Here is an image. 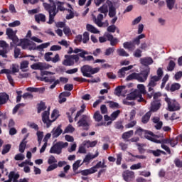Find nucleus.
<instances>
[{
	"label": "nucleus",
	"instance_id": "obj_14",
	"mask_svg": "<svg viewBox=\"0 0 182 182\" xmlns=\"http://www.w3.org/2000/svg\"><path fill=\"white\" fill-rule=\"evenodd\" d=\"M137 97H139V102H143V95L140 93V91L135 90L127 96V98L129 99V100H134V99H137Z\"/></svg>",
	"mask_w": 182,
	"mask_h": 182
},
{
	"label": "nucleus",
	"instance_id": "obj_59",
	"mask_svg": "<svg viewBox=\"0 0 182 182\" xmlns=\"http://www.w3.org/2000/svg\"><path fill=\"white\" fill-rule=\"evenodd\" d=\"M11 150V144H8L3 146V150L1 151V154H6V153H9Z\"/></svg>",
	"mask_w": 182,
	"mask_h": 182
},
{
	"label": "nucleus",
	"instance_id": "obj_15",
	"mask_svg": "<svg viewBox=\"0 0 182 182\" xmlns=\"http://www.w3.org/2000/svg\"><path fill=\"white\" fill-rule=\"evenodd\" d=\"M106 4L108 5V15L109 18H114V16H116V7L114 4H113V2L110 0H107Z\"/></svg>",
	"mask_w": 182,
	"mask_h": 182
},
{
	"label": "nucleus",
	"instance_id": "obj_60",
	"mask_svg": "<svg viewBox=\"0 0 182 182\" xmlns=\"http://www.w3.org/2000/svg\"><path fill=\"white\" fill-rule=\"evenodd\" d=\"M82 43H87L88 42V41H90V38H89V32L85 31L82 34Z\"/></svg>",
	"mask_w": 182,
	"mask_h": 182
},
{
	"label": "nucleus",
	"instance_id": "obj_11",
	"mask_svg": "<svg viewBox=\"0 0 182 182\" xmlns=\"http://www.w3.org/2000/svg\"><path fill=\"white\" fill-rule=\"evenodd\" d=\"M41 80L43 82H46V83H53L50 86V89H55V87H56V85H59L60 83L59 80H56L55 76L43 77V78H41Z\"/></svg>",
	"mask_w": 182,
	"mask_h": 182
},
{
	"label": "nucleus",
	"instance_id": "obj_58",
	"mask_svg": "<svg viewBox=\"0 0 182 182\" xmlns=\"http://www.w3.org/2000/svg\"><path fill=\"white\" fill-rule=\"evenodd\" d=\"M58 160L55 158L54 156L50 155L48 159V164H56Z\"/></svg>",
	"mask_w": 182,
	"mask_h": 182
},
{
	"label": "nucleus",
	"instance_id": "obj_50",
	"mask_svg": "<svg viewBox=\"0 0 182 182\" xmlns=\"http://www.w3.org/2000/svg\"><path fill=\"white\" fill-rule=\"evenodd\" d=\"M107 103H109L110 109H120V105L117 102L108 101Z\"/></svg>",
	"mask_w": 182,
	"mask_h": 182
},
{
	"label": "nucleus",
	"instance_id": "obj_33",
	"mask_svg": "<svg viewBox=\"0 0 182 182\" xmlns=\"http://www.w3.org/2000/svg\"><path fill=\"white\" fill-rule=\"evenodd\" d=\"M150 117H151V111L147 112L141 118V122L143 124H147L150 121Z\"/></svg>",
	"mask_w": 182,
	"mask_h": 182
},
{
	"label": "nucleus",
	"instance_id": "obj_54",
	"mask_svg": "<svg viewBox=\"0 0 182 182\" xmlns=\"http://www.w3.org/2000/svg\"><path fill=\"white\" fill-rule=\"evenodd\" d=\"M115 48L114 47H109L105 50V56H110L112 53H114Z\"/></svg>",
	"mask_w": 182,
	"mask_h": 182
},
{
	"label": "nucleus",
	"instance_id": "obj_64",
	"mask_svg": "<svg viewBox=\"0 0 182 182\" xmlns=\"http://www.w3.org/2000/svg\"><path fill=\"white\" fill-rule=\"evenodd\" d=\"M75 132V128L72 125H68L64 130V133H73Z\"/></svg>",
	"mask_w": 182,
	"mask_h": 182
},
{
	"label": "nucleus",
	"instance_id": "obj_53",
	"mask_svg": "<svg viewBox=\"0 0 182 182\" xmlns=\"http://www.w3.org/2000/svg\"><path fill=\"white\" fill-rule=\"evenodd\" d=\"M50 45V43H44L36 47L37 50H43V49H46Z\"/></svg>",
	"mask_w": 182,
	"mask_h": 182
},
{
	"label": "nucleus",
	"instance_id": "obj_9",
	"mask_svg": "<svg viewBox=\"0 0 182 182\" xmlns=\"http://www.w3.org/2000/svg\"><path fill=\"white\" fill-rule=\"evenodd\" d=\"M149 75H150V68L147 67L145 70H141L139 73H136V80L141 83H144V82L147 80Z\"/></svg>",
	"mask_w": 182,
	"mask_h": 182
},
{
	"label": "nucleus",
	"instance_id": "obj_8",
	"mask_svg": "<svg viewBox=\"0 0 182 182\" xmlns=\"http://www.w3.org/2000/svg\"><path fill=\"white\" fill-rule=\"evenodd\" d=\"M64 58H65L63 61V65L64 66H73V65H75V63H77V62H79V54H76V55H65L64 56Z\"/></svg>",
	"mask_w": 182,
	"mask_h": 182
},
{
	"label": "nucleus",
	"instance_id": "obj_22",
	"mask_svg": "<svg viewBox=\"0 0 182 182\" xmlns=\"http://www.w3.org/2000/svg\"><path fill=\"white\" fill-rule=\"evenodd\" d=\"M1 74H5L7 76V79L11 86L14 85V78H12V76L11 75V73H12V71L9 69H2L0 71Z\"/></svg>",
	"mask_w": 182,
	"mask_h": 182
},
{
	"label": "nucleus",
	"instance_id": "obj_2",
	"mask_svg": "<svg viewBox=\"0 0 182 182\" xmlns=\"http://www.w3.org/2000/svg\"><path fill=\"white\" fill-rule=\"evenodd\" d=\"M52 4H49L48 3H43V6L46 11L48 12L49 14V20L47 22L48 25H52L53 22H55V16L58 15V10L56 9V4L55 2L51 3Z\"/></svg>",
	"mask_w": 182,
	"mask_h": 182
},
{
	"label": "nucleus",
	"instance_id": "obj_51",
	"mask_svg": "<svg viewBox=\"0 0 182 182\" xmlns=\"http://www.w3.org/2000/svg\"><path fill=\"white\" fill-rule=\"evenodd\" d=\"M46 109V105L44 104L43 102H41L38 105L37 112H38V113H41V112H43V110H45Z\"/></svg>",
	"mask_w": 182,
	"mask_h": 182
},
{
	"label": "nucleus",
	"instance_id": "obj_43",
	"mask_svg": "<svg viewBox=\"0 0 182 182\" xmlns=\"http://www.w3.org/2000/svg\"><path fill=\"white\" fill-rule=\"evenodd\" d=\"M55 4L57 6V11H58V12H59V11H60V12H63V11L65 10V7L63 6V5H65L64 2L57 1Z\"/></svg>",
	"mask_w": 182,
	"mask_h": 182
},
{
	"label": "nucleus",
	"instance_id": "obj_32",
	"mask_svg": "<svg viewBox=\"0 0 182 182\" xmlns=\"http://www.w3.org/2000/svg\"><path fill=\"white\" fill-rule=\"evenodd\" d=\"M19 177H21L19 173H15V171H11L9 174V178H11L13 182H18Z\"/></svg>",
	"mask_w": 182,
	"mask_h": 182
},
{
	"label": "nucleus",
	"instance_id": "obj_34",
	"mask_svg": "<svg viewBox=\"0 0 182 182\" xmlns=\"http://www.w3.org/2000/svg\"><path fill=\"white\" fill-rule=\"evenodd\" d=\"M146 133H147V130L143 129L141 127H139L135 131V134L139 136L141 139H144V136H146Z\"/></svg>",
	"mask_w": 182,
	"mask_h": 182
},
{
	"label": "nucleus",
	"instance_id": "obj_16",
	"mask_svg": "<svg viewBox=\"0 0 182 182\" xmlns=\"http://www.w3.org/2000/svg\"><path fill=\"white\" fill-rule=\"evenodd\" d=\"M105 36L107 38V41L110 42L111 46H116L120 41L119 38L114 37L110 33L106 32L105 33Z\"/></svg>",
	"mask_w": 182,
	"mask_h": 182
},
{
	"label": "nucleus",
	"instance_id": "obj_63",
	"mask_svg": "<svg viewBox=\"0 0 182 182\" xmlns=\"http://www.w3.org/2000/svg\"><path fill=\"white\" fill-rule=\"evenodd\" d=\"M116 29H117V27L114 26V24H112L107 27V31L109 33H114L116 32Z\"/></svg>",
	"mask_w": 182,
	"mask_h": 182
},
{
	"label": "nucleus",
	"instance_id": "obj_24",
	"mask_svg": "<svg viewBox=\"0 0 182 182\" xmlns=\"http://www.w3.org/2000/svg\"><path fill=\"white\" fill-rule=\"evenodd\" d=\"M154 60L151 57H144L140 58V63L143 65V66H150V65H153Z\"/></svg>",
	"mask_w": 182,
	"mask_h": 182
},
{
	"label": "nucleus",
	"instance_id": "obj_56",
	"mask_svg": "<svg viewBox=\"0 0 182 182\" xmlns=\"http://www.w3.org/2000/svg\"><path fill=\"white\" fill-rule=\"evenodd\" d=\"M146 38V35L144 34H140L139 36H138L137 37H136L135 38H134V42L136 43V45L137 46H139V45H140V39H143Z\"/></svg>",
	"mask_w": 182,
	"mask_h": 182
},
{
	"label": "nucleus",
	"instance_id": "obj_35",
	"mask_svg": "<svg viewBox=\"0 0 182 182\" xmlns=\"http://www.w3.org/2000/svg\"><path fill=\"white\" fill-rule=\"evenodd\" d=\"M86 29L88 32L91 33H100V31L96 28V27L93 26V25L87 23L86 25Z\"/></svg>",
	"mask_w": 182,
	"mask_h": 182
},
{
	"label": "nucleus",
	"instance_id": "obj_47",
	"mask_svg": "<svg viewBox=\"0 0 182 182\" xmlns=\"http://www.w3.org/2000/svg\"><path fill=\"white\" fill-rule=\"evenodd\" d=\"M27 143L28 142L21 141V142L20 143L19 146H18V151H20V153H25V149H26Z\"/></svg>",
	"mask_w": 182,
	"mask_h": 182
},
{
	"label": "nucleus",
	"instance_id": "obj_5",
	"mask_svg": "<svg viewBox=\"0 0 182 182\" xmlns=\"http://www.w3.org/2000/svg\"><path fill=\"white\" fill-rule=\"evenodd\" d=\"M100 70L99 68H94L89 65H84L80 68V72L85 77H92V75H95L98 73Z\"/></svg>",
	"mask_w": 182,
	"mask_h": 182
},
{
	"label": "nucleus",
	"instance_id": "obj_37",
	"mask_svg": "<svg viewBox=\"0 0 182 182\" xmlns=\"http://www.w3.org/2000/svg\"><path fill=\"white\" fill-rule=\"evenodd\" d=\"M83 146H85L87 149H89L90 147H96V144H97V141H84L82 142Z\"/></svg>",
	"mask_w": 182,
	"mask_h": 182
},
{
	"label": "nucleus",
	"instance_id": "obj_46",
	"mask_svg": "<svg viewBox=\"0 0 182 182\" xmlns=\"http://www.w3.org/2000/svg\"><path fill=\"white\" fill-rule=\"evenodd\" d=\"M123 89H126V86L123 85L117 87L114 90V95H116V96H120V95H122Z\"/></svg>",
	"mask_w": 182,
	"mask_h": 182
},
{
	"label": "nucleus",
	"instance_id": "obj_10",
	"mask_svg": "<svg viewBox=\"0 0 182 182\" xmlns=\"http://www.w3.org/2000/svg\"><path fill=\"white\" fill-rule=\"evenodd\" d=\"M78 127H82L83 130H88L90 127V121L87 115H82V118L77 122Z\"/></svg>",
	"mask_w": 182,
	"mask_h": 182
},
{
	"label": "nucleus",
	"instance_id": "obj_6",
	"mask_svg": "<svg viewBox=\"0 0 182 182\" xmlns=\"http://www.w3.org/2000/svg\"><path fill=\"white\" fill-rule=\"evenodd\" d=\"M69 146V143L59 141L51 146L49 153L50 154H62V149H65V147H68Z\"/></svg>",
	"mask_w": 182,
	"mask_h": 182
},
{
	"label": "nucleus",
	"instance_id": "obj_17",
	"mask_svg": "<svg viewBox=\"0 0 182 182\" xmlns=\"http://www.w3.org/2000/svg\"><path fill=\"white\" fill-rule=\"evenodd\" d=\"M63 133V129H62V125H58L54 127L51 131V135L53 139H58Z\"/></svg>",
	"mask_w": 182,
	"mask_h": 182
},
{
	"label": "nucleus",
	"instance_id": "obj_52",
	"mask_svg": "<svg viewBox=\"0 0 182 182\" xmlns=\"http://www.w3.org/2000/svg\"><path fill=\"white\" fill-rule=\"evenodd\" d=\"M137 80V73H133L130 74L129 76L127 77L126 80L127 82L130 80Z\"/></svg>",
	"mask_w": 182,
	"mask_h": 182
},
{
	"label": "nucleus",
	"instance_id": "obj_30",
	"mask_svg": "<svg viewBox=\"0 0 182 182\" xmlns=\"http://www.w3.org/2000/svg\"><path fill=\"white\" fill-rule=\"evenodd\" d=\"M35 21L37 22V23H41V22H46V16L41 13L36 14Z\"/></svg>",
	"mask_w": 182,
	"mask_h": 182
},
{
	"label": "nucleus",
	"instance_id": "obj_18",
	"mask_svg": "<svg viewBox=\"0 0 182 182\" xmlns=\"http://www.w3.org/2000/svg\"><path fill=\"white\" fill-rule=\"evenodd\" d=\"M89 55V52L87 51H82V53H78V57L82 58V62H92V60L95 61V58L93 55Z\"/></svg>",
	"mask_w": 182,
	"mask_h": 182
},
{
	"label": "nucleus",
	"instance_id": "obj_4",
	"mask_svg": "<svg viewBox=\"0 0 182 182\" xmlns=\"http://www.w3.org/2000/svg\"><path fill=\"white\" fill-rule=\"evenodd\" d=\"M156 73L157 75H151L149 77V81L147 85V87H149V92L153 90V87H156L157 86V82L160 81L161 77H163V69L159 68L157 70Z\"/></svg>",
	"mask_w": 182,
	"mask_h": 182
},
{
	"label": "nucleus",
	"instance_id": "obj_1",
	"mask_svg": "<svg viewBox=\"0 0 182 182\" xmlns=\"http://www.w3.org/2000/svg\"><path fill=\"white\" fill-rule=\"evenodd\" d=\"M16 32L18 31H14V29L11 28H7L6 30V35L8 36L9 39L12 41V42L10 43L11 48H14V46H21L22 49H28L31 41L28 38L19 40V38L16 36Z\"/></svg>",
	"mask_w": 182,
	"mask_h": 182
},
{
	"label": "nucleus",
	"instance_id": "obj_7",
	"mask_svg": "<svg viewBox=\"0 0 182 182\" xmlns=\"http://www.w3.org/2000/svg\"><path fill=\"white\" fill-rule=\"evenodd\" d=\"M165 102L168 105V112H178L181 109L180 103L176 99L171 100L169 97H165Z\"/></svg>",
	"mask_w": 182,
	"mask_h": 182
},
{
	"label": "nucleus",
	"instance_id": "obj_41",
	"mask_svg": "<svg viewBox=\"0 0 182 182\" xmlns=\"http://www.w3.org/2000/svg\"><path fill=\"white\" fill-rule=\"evenodd\" d=\"M166 6L169 11L173 10L174 5H176V0H166Z\"/></svg>",
	"mask_w": 182,
	"mask_h": 182
},
{
	"label": "nucleus",
	"instance_id": "obj_21",
	"mask_svg": "<svg viewBox=\"0 0 182 182\" xmlns=\"http://www.w3.org/2000/svg\"><path fill=\"white\" fill-rule=\"evenodd\" d=\"M31 69L33 70H45L49 69V67L43 63H36L31 65Z\"/></svg>",
	"mask_w": 182,
	"mask_h": 182
},
{
	"label": "nucleus",
	"instance_id": "obj_23",
	"mask_svg": "<svg viewBox=\"0 0 182 182\" xmlns=\"http://www.w3.org/2000/svg\"><path fill=\"white\" fill-rule=\"evenodd\" d=\"M136 42H134V39L132 41H127L123 43V46L124 49H128V50H134L136 49Z\"/></svg>",
	"mask_w": 182,
	"mask_h": 182
},
{
	"label": "nucleus",
	"instance_id": "obj_28",
	"mask_svg": "<svg viewBox=\"0 0 182 182\" xmlns=\"http://www.w3.org/2000/svg\"><path fill=\"white\" fill-rule=\"evenodd\" d=\"M123 177L125 181H130L132 178H134V172L126 171L123 173Z\"/></svg>",
	"mask_w": 182,
	"mask_h": 182
},
{
	"label": "nucleus",
	"instance_id": "obj_55",
	"mask_svg": "<svg viewBox=\"0 0 182 182\" xmlns=\"http://www.w3.org/2000/svg\"><path fill=\"white\" fill-rule=\"evenodd\" d=\"M20 55H21V48L15 47V48H14V58H15V59H18V58L21 59L22 56H20Z\"/></svg>",
	"mask_w": 182,
	"mask_h": 182
},
{
	"label": "nucleus",
	"instance_id": "obj_27",
	"mask_svg": "<svg viewBox=\"0 0 182 182\" xmlns=\"http://www.w3.org/2000/svg\"><path fill=\"white\" fill-rule=\"evenodd\" d=\"M9 100V95L6 92H0V106L6 105Z\"/></svg>",
	"mask_w": 182,
	"mask_h": 182
},
{
	"label": "nucleus",
	"instance_id": "obj_49",
	"mask_svg": "<svg viewBox=\"0 0 182 182\" xmlns=\"http://www.w3.org/2000/svg\"><path fill=\"white\" fill-rule=\"evenodd\" d=\"M82 163V160L79 159L77 160L73 164V171H76V170H77V168H79V167H80V166H82V164H83V163Z\"/></svg>",
	"mask_w": 182,
	"mask_h": 182
},
{
	"label": "nucleus",
	"instance_id": "obj_3",
	"mask_svg": "<svg viewBox=\"0 0 182 182\" xmlns=\"http://www.w3.org/2000/svg\"><path fill=\"white\" fill-rule=\"evenodd\" d=\"M49 111H44L42 114L43 122L46 124L48 128L50 127V126H52V123H53V122L60 116V114H59V110L58 109H53L51 114L52 120L49 119Z\"/></svg>",
	"mask_w": 182,
	"mask_h": 182
},
{
	"label": "nucleus",
	"instance_id": "obj_36",
	"mask_svg": "<svg viewBox=\"0 0 182 182\" xmlns=\"http://www.w3.org/2000/svg\"><path fill=\"white\" fill-rule=\"evenodd\" d=\"M133 130L128 131L122 134V138L124 140V141H129V139L132 137L134 134Z\"/></svg>",
	"mask_w": 182,
	"mask_h": 182
},
{
	"label": "nucleus",
	"instance_id": "obj_42",
	"mask_svg": "<svg viewBox=\"0 0 182 182\" xmlns=\"http://www.w3.org/2000/svg\"><path fill=\"white\" fill-rule=\"evenodd\" d=\"M137 88L139 90V93H141V95H146V97H147V91L146 90V87L144 86V85L143 84H139L137 85Z\"/></svg>",
	"mask_w": 182,
	"mask_h": 182
},
{
	"label": "nucleus",
	"instance_id": "obj_20",
	"mask_svg": "<svg viewBox=\"0 0 182 182\" xmlns=\"http://www.w3.org/2000/svg\"><path fill=\"white\" fill-rule=\"evenodd\" d=\"M156 135L154 133H153L151 131L147 130L145 136H144V139H146L147 140H149L150 141H153V143H161L160 140L156 139Z\"/></svg>",
	"mask_w": 182,
	"mask_h": 182
},
{
	"label": "nucleus",
	"instance_id": "obj_31",
	"mask_svg": "<svg viewBox=\"0 0 182 182\" xmlns=\"http://www.w3.org/2000/svg\"><path fill=\"white\" fill-rule=\"evenodd\" d=\"M27 92H31L32 93H43L45 92V87H28L26 88Z\"/></svg>",
	"mask_w": 182,
	"mask_h": 182
},
{
	"label": "nucleus",
	"instance_id": "obj_45",
	"mask_svg": "<svg viewBox=\"0 0 182 182\" xmlns=\"http://www.w3.org/2000/svg\"><path fill=\"white\" fill-rule=\"evenodd\" d=\"M117 53L119 56H123L125 58H129V55L126 52V50L123 48H119L117 50Z\"/></svg>",
	"mask_w": 182,
	"mask_h": 182
},
{
	"label": "nucleus",
	"instance_id": "obj_12",
	"mask_svg": "<svg viewBox=\"0 0 182 182\" xmlns=\"http://www.w3.org/2000/svg\"><path fill=\"white\" fill-rule=\"evenodd\" d=\"M148 92H149V93H147L148 99H151V97H154V101L161 102V99L160 98L162 96L161 92H154V87H152V90L151 91L149 90V87H148Z\"/></svg>",
	"mask_w": 182,
	"mask_h": 182
},
{
	"label": "nucleus",
	"instance_id": "obj_39",
	"mask_svg": "<svg viewBox=\"0 0 182 182\" xmlns=\"http://www.w3.org/2000/svg\"><path fill=\"white\" fill-rule=\"evenodd\" d=\"M95 170L92 168H90L89 169L82 170L79 173L82 176H89V174H93L95 173Z\"/></svg>",
	"mask_w": 182,
	"mask_h": 182
},
{
	"label": "nucleus",
	"instance_id": "obj_62",
	"mask_svg": "<svg viewBox=\"0 0 182 182\" xmlns=\"http://www.w3.org/2000/svg\"><path fill=\"white\" fill-rule=\"evenodd\" d=\"M52 55H53V53L52 52L46 53L44 55L45 60H46V62H51L52 58L50 56H52Z\"/></svg>",
	"mask_w": 182,
	"mask_h": 182
},
{
	"label": "nucleus",
	"instance_id": "obj_48",
	"mask_svg": "<svg viewBox=\"0 0 182 182\" xmlns=\"http://www.w3.org/2000/svg\"><path fill=\"white\" fill-rule=\"evenodd\" d=\"M174 68H176V63L173 60H170L167 66L168 72H173Z\"/></svg>",
	"mask_w": 182,
	"mask_h": 182
},
{
	"label": "nucleus",
	"instance_id": "obj_19",
	"mask_svg": "<svg viewBox=\"0 0 182 182\" xmlns=\"http://www.w3.org/2000/svg\"><path fill=\"white\" fill-rule=\"evenodd\" d=\"M181 87V85L178 82H173L170 85V84H167L165 89L167 92H176L177 90H180Z\"/></svg>",
	"mask_w": 182,
	"mask_h": 182
},
{
	"label": "nucleus",
	"instance_id": "obj_57",
	"mask_svg": "<svg viewBox=\"0 0 182 182\" xmlns=\"http://www.w3.org/2000/svg\"><path fill=\"white\" fill-rule=\"evenodd\" d=\"M119 114H120V110L117 109V111L113 112L111 114V120L114 121L117 117H119Z\"/></svg>",
	"mask_w": 182,
	"mask_h": 182
},
{
	"label": "nucleus",
	"instance_id": "obj_29",
	"mask_svg": "<svg viewBox=\"0 0 182 182\" xmlns=\"http://www.w3.org/2000/svg\"><path fill=\"white\" fill-rule=\"evenodd\" d=\"M98 156H99V152H97V151L94 155L89 153L84 158L82 163H87V164H89V163H90L91 160H93V159H96V157H97Z\"/></svg>",
	"mask_w": 182,
	"mask_h": 182
},
{
	"label": "nucleus",
	"instance_id": "obj_26",
	"mask_svg": "<svg viewBox=\"0 0 182 182\" xmlns=\"http://www.w3.org/2000/svg\"><path fill=\"white\" fill-rule=\"evenodd\" d=\"M161 107V101H153L151 103V110L150 112H157Z\"/></svg>",
	"mask_w": 182,
	"mask_h": 182
},
{
	"label": "nucleus",
	"instance_id": "obj_13",
	"mask_svg": "<svg viewBox=\"0 0 182 182\" xmlns=\"http://www.w3.org/2000/svg\"><path fill=\"white\" fill-rule=\"evenodd\" d=\"M103 18L104 16L102 14H99L97 16V18L96 16L93 18L95 23H96L99 28H102V26H109V22L107 21H106L105 23L102 22V21H103Z\"/></svg>",
	"mask_w": 182,
	"mask_h": 182
},
{
	"label": "nucleus",
	"instance_id": "obj_25",
	"mask_svg": "<svg viewBox=\"0 0 182 182\" xmlns=\"http://www.w3.org/2000/svg\"><path fill=\"white\" fill-rule=\"evenodd\" d=\"M133 69V65H129L128 67H123L118 70V77L123 78L126 76V72Z\"/></svg>",
	"mask_w": 182,
	"mask_h": 182
},
{
	"label": "nucleus",
	"instance_id": "obj_38",
	"mask_svg": "<svg viewBox=\"0 0 182 182\" xmlns=\"http://www.w3.org/2000/svg\"><path fill=\"white\" fill-rule=\"evenodd\" d=\"M107 166L105 164V161L103 162L99 161L95 166H92V170H95V173L97 171V168H106Z\"/></svg>",
	"mask_w": 182,
	"mask_h": 182
},
{
	"label": "nucleus",
	"instance_id": "obj_40",
	"mask_svg": "<svg viewBox=\"0 0 182 182\" xmlns=\"http://www.w3.org/2000/svg\"><path fill=\"white\" fill-rule=\"evenodd\" d=\"M93 119L95 122H102V120H103V116L100 114V111H96L93 115Z\"/></svg>",
	"mask_w": 182,
	"mask_h": 182
},
{
	"label": "nucleus",
	"instance_id": "obj_44",
	"mask_svg": "<svg viewBox=\"0 0 182 182\" xmlns=\"http://www.w3.org/2000/svg\"><path fill=\"white\" fill-rule=\"evenodd\" d=\"M98 12H100L101 14H104L105 16L107 15V12H109V9H107V6L105 4H103L102 6H100L98 9Z\"/></svg>",
	"mask_w": 182,
	"mask_h": 182
},
{
	"label": "nucleus",
	"instance_id": "obj_61",
	"mask_svg": "<svg viewBox=\"0 0 182 182\" xmlns=\"http://www.w3.org/2000/svg\"><path fill=\"white\" fill-rule=\"evenodd\" d=\"M14 160H16V161L25 160V155H23V154L22 153L17 154L14 156Z\"/></svg>",
	"mask_w": 182,
	"mask_h": 182
}]
</instances>
